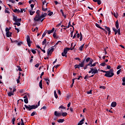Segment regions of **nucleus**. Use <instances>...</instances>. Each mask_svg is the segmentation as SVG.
<instances>
[{"instance_id":"obj_8","label":"nucleus","mask_w":125,"mask_h":125,"mask_svg":"<svg viewBox=\"0 0 125 125\" xmlns=\"http://www.w3.org/2000/svg\"><path fill=\"white\" fill-rule=\"evenodd\" d=\"M42 19H41V17L40 16H35L34 20V21H37V22H39L40 20Z\"/></svg>"},{"instance_id":"obj_17","label":"nucleus","mask_w":125,"mask_h":125,"mask_svg":"<svg viewBox=\"0 0 125 125\" xmlns=\"http://www.w3.org/2000/svg\"><path fill=\"white\" fill-rule=\"evenodd\" d=\"M84 122V118H83V119L79 122V123H78V125H83Z\"/></svg>"},{"instance_id":"obj_40","label":"nucleus","mask_w":125,"mask_h":125,"mask_svg":"<svg viewBox=\"0 0 125 125\" xmlns=\"http://www.w3.org/2000/svg\"><path fill=\"white\" fill-rule=\"evenodd\" d=\"M35 4H30V6L31 8V10H33V8H34V6H35Z\"/></svg>"},{"instance_id":"obj_3","label":"nucleus","mask_w":125,"mask_h":125,"mask_svg":"<svg viewBox=\"0 0 125 125\" xmlns=\"http://www.w3.org/2000/svg\"><path fill=\"white\" fill-rule=\"evenodd\" d=\"M5 31H6V37H7L8 38L11 37V35H12V33L9 32V29L7 27L5 29Z\"/></svg>"},{"instance_id":"obj_36","label":"nucleus","mask_w":125,"mask_h":125,"mask_svg":"<svg viewBox=\"0 0 125 125\" xmlns=\"http://www.w3.org/2000/svg\"><path fill=\"white\" fill-rule=\"evenodd\" d=\"M44 6V5L43 4L42 7V10L43 11H46V10H47V8H43V6Z\"/></svg>"},{"instance_id":"obj_54","label":"nucleus","mask_w":125,"mask_h":125,"mask_svg":"<svg viewBox=\"0 0 125 125\" xmlns=\"http://www.w3.org/2000/svg\"><path fill=\"white\" fill-rule=\"evenodd\" d=\"M59 42H61V41H58L56 43V44L54 46H56V45H57L59 43Z\"/></svg>"},{"instance_id":"obj_55","label":"nucleus","mask_w":125,"mask_h":125,"mask_svg":"<svg viewBox=\"0 0 125 125\" xmlns=\"http://www.w3.org/2000/svg\"><path fill=\"white\" fill-rule=\"evenodd\" d=\"M39 66H40V64L37 63V64L35 65V67L36 68H39Z\"/></svg>"},{"instance_id":"obj_9","label":"nucleus","mask_w":125,"mask_h":125,"mask_svg":"<svg viewBox=\"0 0 125 125\" xmlns=\"http://www.w3.org/2000/svg\"><path fill=\"white\" fill-rule=\"evenodd\" d=\"M92 74L95 75V74H98V69L96 68H92Z\"/></svg>"},{"instance_id":"obj_16","label":"nucleus","mask_w":125,"mask_h":125,"mask_svg":"<svg viewBox=\"0 0 125 125\" xmlns=\"http://www.w3.org/2000/svg\"><path fill=\"white\" fill-rule=\"evenodd\" d=\"M12 95H14V93L12 92V91H11L8 93V96H9V97H11Z\"/></svg>"},{"instance_id":"obj_59","label":"nucleus","mask_w":125,"mask_h":125,"mask_svg":"<svg viewBox=\"0 0 125 125\" xmlns=\"http://www.w3.org/2000/svg\"><path fill=\"white\" fill-rule=\"evenodd\" d=\"M32 1L34 3V4H36V3H37V0H32Z\"/></svg>"},{"instance_id":"obj_12","label":"nucleus","mask_w":125,"mask_h":125,"mask_svg":"<svg viewBox=\"0 0 125 125\" xmlns=\"http://www.w3.org/2000/svg\"><path fill=\"white\" fill-rule=\"evenodd\" d=\"M82 61L83 62H82V63H79V64H78L79 67H83L84 66V61H85V59Z\"/></svg>"},{"instance_id":"obj_15","label":"nucleus","mask_w":125,"mask_h":125,"mask_svg":"<svg viewBox=\"0 0 125 125\" xmlns=\"http://www.w3.org/2000/svg\"><path fill=\"white\" fill-rule=\"evenodd\" d=\"M96 26L97 27V28H99V29H101V30H103V31H105V29L102 28L98 23H96Z\"/></svg>"},{"instance_id":"obj_64","label":"nucleus","mask_w":125,"mask_h":125,"mask_svg":"<svg viewBox=\"0 0 125 125\" xmlns=\"http://www.w3.org/2000/svg\"><path fill=\"white\" fill-rule=\"evenodd\" d=\"M122 81H123V83L125 82V77H123Z\"/></svg>"},{"instance_id":"obj_32","label":"nucleus","mask_w":125,"mask_h":125,"mask_svg":"<svg viewBox=\"0 0 125 125\" xmlns=\"http://www.w3.org/2000/svg\"><path fill=\"white\" fill-rule=\"evenodd\" d=\"M24 103L26 104H28L29 103V101H28V99H24Z\"/></svg>"},{"instance_id":"obj_5","label":"nucleus","mask_w":125,"mask_h":125,"mask_svg":"<svg viewBox=\"0 0 125 125\" xmlns=\"http://www.w3.org/2000/svg\"><path fill=\"white\" fill-rule=\"evenodd\" d=\"M68 49H69V48H68V47H66L63 50V52H62V56H63V57L65 56V57H67V53L68 52Z\"/></svg>"},{"instance_id":"obj_23","label":"nucleus","mask_w":125,"mask_h":125,"mask_svg":"<svg viewBox=\"0 0 125 125\" xmlns=\"http://www.w3.org/2000/svg\"><path fill=\"white\" fill-rule=\"evenodd\" d=\"M29 12L30 15H34L35 13V11H33V10H30Z\"/></svg>"},{"instance_id":"obj_48","label":"nucleus","mask_w":125,"mask_h":125,"mask_svg":"<svg viewBox=\"0 0 125 125\" xmlns=\"http://www.w3.org/2000/svg\"><path fill=\"white\" fill-rule=\"evenodd\" d=\"M9 1H10V2H12V3H14L15 2V0H9Z\"/></svg>"},{"instance_id":"obj_50","label":"nucleus","mask_w":125,"mask_h":125,"mask_svg":"<svg viewBox=\"0 0 125 125\" xmlns=\"http://www.w3.org/2000/svg\"><path fill=\"white\" fill-rule=\"evenodd\" d=\"M114 17H116V18H117V17H118V14L114 13L113 14Z\"/></svg>"},{"instance_id":"obj_30","label":"nucleus","mask_w":125,"mask_h":125,"mask_svg":"<svg viewBox=\"0 0 125 125\" xmlns=\"http://www.w3.org/2000/svg\"><path fill=\"white\" fill-rule=\"evenodd\" d=\"M64 121L65 120L64 119H60L58 120V123H63Z\"/></svg>"},{"instance_id":"obj_7","label":"nucleus","mask_w":125,"mask_h":125,"mask_svg":"<svg viewBox=\"0 0 125 125\" xmlns=\"http://www.w3.org/2000/svg\"><path fill=\"white\" fill-rule=\"evenodd\" d=\"M54 46H53L50 50L48 49V51L47 52V55H51V54L52 53V52H53V51L54 50Z\"/></svg>"},{"instance_id":"obj_21","label":"nucleus","mask_w":125,"mask_h":125,"mask_svg":"<svg viewBox=\"0 0 125 125\" xmlns=\"http://www.w3.org/2000/svg\"><path fill=\"white\" fill-rule=\"evenodd\" d=\"M60 12H61V13L62 14V16H63V17H64V18H66V15H64V12H63V10L61 9V10H60Z\"/></svg>"},{"instance_id":"obj_49","label":"nucleus","mask_w":125,"mask_h":125,"mask_svg":"<svg viewBox=\"0 0 125 125\" xmlns=\"http://www.w3.org/2000/svg\"><path fill=\"white\" fill-rule=\"evenodd\" d=\"M24 11L25 12V9H21V11H20V12L21 13H23V12Z\"/></svg>"},{"instance_id":"obj_22","label":"nucleus","mask_w":125,"mask_h":125,"mask_svg":"<svg viewBox=\"0 0 125 125\" xmlns=\"http://www.w3.org/2000/svg\"><path fill=\"white\" fill-rule=\"evenodd\" d=\"M112 30H113V31H114V32H115V35H116L117 34H118V30H117V29H116V28L113 27V28H112Z\"/></svg>"},{"instance_id":"obj_11","label":"nucleus","mask_w":125,"mask_h":125,"mask_svg":"<svg viewBox=\"0 0 125 125\" xmlns=\"http://www.w3.org/2000/svg\"><path fill=\"white\" fill-rule=\"evenodd\" d=\"M54 30H55V29L54 28H53L52 30H48L47 31L48 35H50V34H52V33L54 32Z\"/></svg>"},{"instance_id":"obj_28","label":"nucleus","mask_w":125,"mask_h":125,"mask_svg":"<svg viewBox=\"0 0 125 125\" xmlns=\"http://www.w3.org/2000/svg\"><path fill=\"white\" fill-rule=\"evenodd\" d=\"M37 115V112L33 111V112L31 114V117H34V115Z\"/></svg>"},{"instance_id":"obj_61","label":"nucleus","mask_w":125,"mask_h":125,"mask_svg":"<svg viewBox=\"0 0 125 125\" xmlns=\"http://www.w3.org/2000/svg\"><path fill=\"white\" fill-rule=\"evenodd\" d=\"M120 73H121V70H119L117 72V75H120Z\"/></svg>"},{"instance_id":"obj_44","label":"nucleus","mask_w":125,"mask_h":125,"mask_svg":"<svg viewBox=\"0 0 125 125\" xmlns=\"http://www.w3.org/2000/svg\"><path fill=\"white\" fill-rule=\"evenodd\" d=\"M92 93V90H90L89 91L87 92V94H91Z\"/></svg>"},{"instance_id":"obj_26","label":"nucleus","mask_w":125,"mask_h":125,"mask_svg":"<svg viewBox=\"0 0 125 125\" xmlns=\"http://www.w3.org/2000/svg\"><path fill=\"white\" fill-rule=\"evenodd\" d=\"M67 115H68V113H67V112H63L62 113V117H66Z\"/></svg>"},{"instance_id":"obj_27","label":"nucleus","mask_w":125,"mask_h":125,"mask_svg":"<svg viewBox=\"0 0 125 125\" xmlns=\"http://www.w3.org/2000/svg\"><path fill=\"white\" fill-rule=\"evenodd\" d=\"M54 93L55 98H56V99H57V98H58V96L57 95V94L56 93V90L54 91Z\"/></svg>"},{"instance_id":"obj_63","label":"nucleus","mask_w":125,"mask_h":125,"mask_svg":"<svg viewBox=\"0 0 125 125\" xmlns=\"http://www.w3.org/2000/svg\"><path fill=\"white\" fill-rule=\"evenodd\" d=\"M5 13H10V12L7 10H5Z\"/></svg>"},{"instance_id":"obj_33","label":"nucleus","mask_w":125,"mask_h":125,"mask_svg":"<svg viewBox=\"0 0 125 125\" xmlns=\"http://www.w3.org/2000/svg\"><path fill=\"white\" fill-rule=\"evenodd\" d=\"M59 109H66V107H64L63 105H61L59 107Z\"/></svg>"},{"instance_id":"obj_24","label":"nucleus","mask_w":125,"mask_h":125,"mask_svg":"<svg viewBox=\"0 0 125 125\" xmlns=\"http://www.w3.org/2000/svg\"><path fill=\"white\" fill-rule=\"evenodd\" d=\"M116 28L119 29V21H116Z\"/></svg>"},{"instance_id":"obj_51","label":"nucleus","mask_w":125,"mask_h":125,"mask_svg":"<svg viewBox=\"0 0 125 125\" xmlns=\"http://www.w3.org/2000/svg\"><path fill=\"white\" fill-rule=\"evenodd\" d=\"M44 17H45V16L44 15H43V14H42V15L40 16L41 19H42V18H44Z\"/></svg>"},{"instance_id":"obj_57","label":"nucleus","mask_w":125,"mask_h":125,"mask_svg":"<svg viewBox=\"0 0 125 125\" xmlns=\"http://www.w3.org/2000/svg\"><path fill=\"white\" fill-rule=\"evenodd\" d=\"M53 37H54V38H56V33L54 32L53 33Z\"/></svg>"},{"instance_id":"obj_38","label":"nucleus","mask_w":125,"mask_h":125,"mask_svg":"<svg viewBox=\"0 0 125 125\" xmlns=\"http://www.w3.org/2000/svg\"><path fill=\"white\" fill-rule=\"evenodd\" d=\"M101 66H102L103 67H105L106 66V63L105 62H103L101 63Z\"/></svg>"},{"instance_id":"obj_13","label":"nucleus","mask_w":125,"mask_h":125,"mask_svg":"<svg viewBox=\"0 0 125 125\" xmlns=\"http://www.w3.org/2000/svg\"><path fill=\"white\" fill-rule=\"evenodd\" d=\"M93 62V60L91 59L89 61V63L87 64V66H89V67L91 66V65L92 64V63Z\"/></svg>"},{"instance_id":"obj_45","label":"nucleus","mask_w":125,"mask_h":125,"mask_svg":"<svg viewBox=\"0 0 125 125\" xmlns=\"http://www.w3.org/2000/svg\"><path fill=\"white\" fill-rule=\"evenodd\" d=\"M100 88H102L103 89H106V87L104 86H100Z\"/></svg>"},{"instance_id":"obj_43","label":"nucleus","mask_w":125,"mask_h":125,"mask_svg":"<svg viewBox=\"0 0 125 125\" xmlns=\"http://www.w3.org/2000/svg\"><path fill=\"white\" fill-rule=\"evenodd\" d=\"M52 14H53V12H50L48 14V16H51V15H52Z\"/></svg>"},{"instance_id":"obj_25","label":"nucleus","mask_w":125,"mask_h":125,"mask_svg":"<svg viewBox=\"0 0 125 125\" xmlns=\"http://www.w3.org/2000/svg\"><path fill=\"white\" fill-rule=\"evenodd\" d=\"M84 45V44L82 45L79 47V50H80V51H83V48Z\"/></svg>"},{"instance_id":"obj_60","label":"nucleus","mask_w":125,"mask_h":125,"mask_svg":"<svg viewBox=\"0 0 125 125\" xmlns=\"http://www.w3.org/2000/svg\"><path fill=\"white\" fill-rule=\"evenodd\" d=\"M15 29L17 31V33H19L20 32V30H19V29L17 28H15Z\"/></svg>"},{"instance_id":"obj_1","label":"nucleus","mask_w":125,"mask_h":125,"mask_svg":"<svg viewBox=\"0 0 125 125\" xmlns=\"http://www.w3.org/2000/svg\"><path fill=\"white\" fill-rule=\"evenodd\" d=\"M41 105V101H39L38 103V105H27L26 104L24 105V107L26 109H28V110H29V111H31V110H33V109H37V108H38V107H39V106H40Z\"/></svg>"},{"instance_id":"obj_53","label":"nucleus","mask_w":125,"mask_h":125,"mask_svg":"<svg viewBox=\"0 0 125 125\" xmlns=\"http://www.w3.org/2000/svg\"><path fill=\"white\" fill-rule=\"evenodd\" d=\"M43 5H44L45 3H46V2L45 1V0H42Z\"/></svg>"},{"instance_id":"obj_42","label":"nucleus","mask_w":125,"mask_h":125,"mask_svg":"<svg viewBox=\"0 0 125 125\" xmlns=\"http://www.w3.org/2000/svg\"><path fill=\"white\" fill-rule=\"evenodd\" d=\"M77 68H78V69H80V66L79 65V64H76L75 65V68L77 69Z\"/></svg>"},{"instance_id":"obj_10","label":"nucleus","mask_w":125,"mask_h":125,"mask_svg":"<svg viewBox=\"0 0 125 125\" xmlns=\"http://www.w3.org/2000/svg\"><path fill=\"white\" fill-rule=\"evenodd\" d=\"M54 115L56 117H61L62 113L56 111L54 112Z\"/></svg>"},{"instance_id":"obj_4","label":"nucleus","mask_w":125,"mask_h":125,"mask_svg":"<svg viewBox=\"0 0 125 125\" xmlns=\"http://www.w3.org/2000/svg\"><path fill=\"white\" fill-rule=\"evenodd\" d=\"M26 41L27 42V44L28 45V46L29 47H31V43L32 42H31V39L30 38V36L27 35L26 36Z\"/></svg>"},{"instance_id":"obj_29","label":"nucleus","mask_w":125,"mask_h":125,"mask_svg":"<svg viewBox=\"0 0 125 125\" xmlns=\"http://www.w3.org/2000/svg\"><path fill=\"white\" fill-rule=\"evenodd\" d=\"M14 12H17L18 13H20V10L16 9L14 11Z\"/></svg>"},{"instance_id":"obj_58","label":"nucleus","mask_w":125,"mask_h":125,"mask_svg":"<svg viewBox=\"0 0 125 125\" xmlns=\"http://www.w3.org/2000/svg\"><path fill=\"white\" fill-rule=\"evenodd\" d=\"M21 25V23L20 22H17V26H20Z\"/></svg>"},{"instance_id":"obj_14","label":"nucleus","mask_w":125,"mask_h":125,"mask_svg":"<svg viewBox=\"0 0 125 125\" xmlns=\"http://www.w3.org/2000/svg\"><path fill=\"white\" fill-rule=\"evenodd\" d=\"M105 30H106L108 32V35H110L111 34V30L110 29V28L107 26H104Z\"/></svg>"},{"instance_id":"obj_2","label":"nucleus","mask_w":125,"mask_h":125,"mask_svg":"<svg viewBox=\"0 0 125 125\" xmlns=\"http://www.w3.org/2000/svg\"><path fill=\"white\" fill-rule=\"evenodd\" d=\"M104 76L106 78H112L114 76V69H110L109 71H107V73H105Z\"/></svg>"},{"instance_id":"obj_6","label":"nucleus","mask_w":125,"mask_h":125,"mask_svg":"<svg viewBox=\"0 0 125 125\" xmlns=\"http://www.w3.org/2000/svg\"><path fill=\"white\" fill-rule=\"evenodd\" d=\"M13 20L14 22H21V19H18L17 17L13 15Z\"/></svg>"},{"instance_id":"obj_19","label":"nucleus","mask_w":125,"mask_h":125,"mask_svg":"<svg viewBox=\"0 0 125 125\" xmlns=\"http://www.w3.org/2000/svg\"><path fill=\"white\" fill-rule=\"evenodd\" d=\"M117 106V103L114 102L111 103V107H116Z\"/></svg>"},{"instance_id":"obj_37","label":"nucleus","mask_w":125,"mask_h":125,"mask_svg":"<svg viewBox=\"0 0 125 125\" xmlns=\"http://www.w3.org/2000/svg\"><path fill=\"white\" fill-rule=\"evenodd\" d=\"M36 14L37 16H40V10H38L36 11Z\"/></svg>"},{"instance_id":"obj_20","label":"nucleus","mask_w":125,"mask_h":125,"mask_svg":"<svg viewBox=\"0 0 125 125\" xmlns=\"http://www.w3.org/2000/svg\"><path fill=\"white\" fill-rule=\"evenodd\" d=\"M39 86L40 88L42 89V80H41L39 83Z\"/></svg>"},{"instance_id":"obj_62","label":"nucleus","mask_w":125,"mask_h":125,"mask_svg":"<svg viewBox=\"0 0 125 125\" xmlns=\"http://www.w3.org/2000/svg\"><path fill=\"white\" fill-rule=\"evenodd\" d=\"M21 44H22V42H18V45L20 46Z\"/></svg>"},{"instance_id":"obj_35","label":"nucleus","mask_w":125,"mask_h":125,"mask_svg":"<svg viewBox=\"0 0 125 125\" xmlns=\"http://www.w3.org/2000/svg\"><path fill=\"white\" fill-rule=\"evenodd\" d=\"M91 60V58H87L85 60L86 62H89L90 60Z\"/></svg>"},{"instance_id":"obj_56","label":"nucleus","mask_w":125,"mask_h":125,"mask_svg":"<svg viewBox=\"0 0 125 125\" xmlns=\"http://www.w3.org/2000/svg\"><path fill=\"white\" fill-rule=\"evenodd\" d=\"M90 70L88 71L89 74L92 73V68H90Z\"/></svg>"},{"instance_id":"obj_34","label":"nucleus","mask_w":125,"mask_h":125,"mask_svg":"<svg viewBox=\"0 0 125 125\" xmlns=\"http://www.w3.org/2000/svg\"><path fill=\"white\" fill-rule=\"evenodd\" d=\"M31 52H32V53H33V54H36V53H37V52L36 51V50L35 49H31Z\"/></svg>"},{"instance_id":"obj_18","label":"nucleus","mask_w":125,"mask_h":125,"mask_svg":"<svg viewBox=\"0 0 125 125\" xmlns=\"http://www.w3.org/2000/svg\"><path fill=\"white\" fill-rule=\"evenodd\" d=\"M93 1L94 2H97L98 4H99V5H100V4H101V0H93Z\"/></svg>"},{"instance_id":"obj_52","label":"nucleus","mask_w":125,"mask_h":125,"mask_svg":"<svg viewBox=\"0 0 125 125\" xmlns=\"http://www.w3.org/2000/svg\"><path fill=\"white\" fill-rule=\"evenodd\" d=\"M74 33V31H72L70 33L71 38H73V34Z\"/></svg>"},{"instance_id":"obj_31","label":"nucleus","mask_w":125,"mask_h":125,"mask_svg":"<svg viewBox=\"0 0 125 125\" xmlns=\"http://www.w3.org/2000/svg\"><path fill=\"white\" fill-rule=\"evenodd\" d=\"M46 43V39H45L42 42V45H44Z\"/></svg>"},{"instance_id":"obj_39","label":"nucleus","mask_w":125,"mask_h":125,"mask_svg":"<svg viewBox=\"0 0 125 125\" xmlns=\"http://www.w3.org/2000/svg\"><path fill=\"white\" fill-rule=\"evenodd\" d=\"M96 64H97V62H95L93 64L92 63V65L90 67H95V66H96Z\"/></svg>"},{"instance_id":"obj_46","label":"nucleus","mask_w":125,"mask_h":125,"mask_svg":"<svg viewBox=\"0 0 125 125\" xmlns=\"http://www.w3.org/2000/svg\"><path fill=\"white\" fill-rule=\"evenodd\" d=\"M117 33H118V35H121V30H120V29H118L117 30Z\"/></svg>"},{"instance_id":"obj_47","label":"nucleus","mask_w":125,"mask_h":125,"mask_svg":"<svg viewBox=\"0 0 125 125\" xmlns=\"http://www.w3.org/2000/svg\"><path fill=\"white\" fill-rule=\"evenodd\" d=\"M45 35H46V32H44L43 33V34H42V38H43L44 37H45Z\"/></svg>"},{"instance_id":"obj_41","label":"nucleus","mask_w":125,"mask_h":125,"mask_svg":"<svg viewBox=\"0 0 125 125\" xmlns=\"http://www.w3.org/2000/svg\"><path fill=\"white\" fill-rule=\"evenodd\" d=\"M15 91H16V87H14L13 89V91H12V92L14 93V92H15Z\"/></svg>"}]
</instances>
